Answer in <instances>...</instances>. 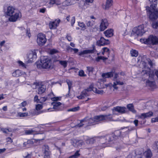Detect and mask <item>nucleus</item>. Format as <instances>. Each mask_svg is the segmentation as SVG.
<instances>
[{
	"label": "nucleus",
	"instance_id": "1",
	"mask_svg": "<svg viewBox=\"0 0 158 158\" xmlns=\"http://www.w3.org/2000/svg\"><path fill=\"white\" fill-rule=\"evenodd\" d=\"M37 67L40 69H51L52 67V62L47 56H42L40 58V62L39 64H37Z\"/></svg>",
	"mask_w": 158,
	"mask_h": 158
},
{
	"label": "nucleus",
	"instance_id": "2",
	"mask_svg": "<svg viewBox=\"0 0 158 158\" xmlns=\"http://www.w3.org/2000/svg\"><path fill=\"white\" fill-rule=\"evenodd\" d=\"M145 32L143 25H139L134 28L131 34V36H141Z\"/></svg>",
	"mask_w": 158,
	"mask_h": 158
},
{
	"label": "nucleus",
	"instance_id": "3",
	"mask_svg": "<svg viewBox=\"0 0 158 158\" xmlns=\"http://www.w3.org/2000/svg\"><path fill=\"white\" fill-rule=\"evenodd\" d=\"M140 41L145 44L155 45L158 44V38L156 36L150 35L148 39H141Z\"/></svg>",
	"mask_w": 158,
	"mask_h": 158
},
{
	"label": "nucleus",
	"instance_id": "4",
	"mask_svg": "<svg viewBox=\"0 0 158 158\" xmlns=\"http://www.w3.org/2000/svg\"><path fill=\"white\" fill-rule=\"evenodd\" d=\"M51 100L52 101H56V102H54L52 103V105L53 106V109L54 110H51V111H56L62 110V108L60 106L61 103L60 102H57V101L59 100V98L58 97L52 98Z\"/></svg>",
	"mask_w": 158,
	"mask_h": 158
},
{
	"label": "nucleus",
	"instance_id": "5",
	"mask_svg": "<svg viewBox=\"0 0 158 158\" xmlns=\"http://www.w3.org/2000/svg\"><path fill=\"white\" fill-rule=\"evenodd\" d=\"M144 70L146 71V73L148 74L149 76V77L151 79H152L153 78L155 75L158 78V71L154 70V71L151 70V69L148 67H147L146 66V64L144 63Z\"/></svg>",
	"mask_w": 158,
	"mask_h": 158
},
{
	"label": "nucleus",
	"instance_id": "6",
	"mask_svg": "<svg viewBox=\"0 0 158 158\" xmlns=\"http://www.w3.org/2000/svg\"><path fill=\"white\" fill-rule=\"evenodd\" d=\"M8 19L10 22H15L18 19H20L22 17L21 13L19 11L16 10L13 14L9 16Z\"/></svg>",
	"mask_w": 158,
	"mask_h": 158
},
{
	"label": "nucleus",
	"instance_id": "7",
	"mask_svg": "<svg viewBox=\"0 0 158 158\" xmlns=\"http://www.w3.org/2000/svg\"><path fill=\"white\" fill-rule=\"evenodd\" d=\"M47 41L45 35L42 34H39L37 36V41L38 44L40 46L44 45Z\"/></svg>",
	"mask_w": 158,
	"mask_h": 158
},
{
	"label": "nucleus",
	"instance_id": "8",
	"mask_svg": "<svg viewBox=\"0 0 158 158\" xmlns=\"http://www.w3.org/2000/svg\"><path fill=\"white\" fill-rule=\"evenodd\" d=\"M91 91V87L83 90L81 93L80 95L77 96V98L79 99H82L85 97L89 96V92Z\"/></svg>",
	"mask_w": 158,
	"mask_h": 158
},
{
	"label": "nucleus",
	"instance_id": "9",
	"mask_svg": "<svg viewBox=\"0 0 158 158\" xmlns=\"http://www.w3.org/2000/svg\"><path fill=\"white\" fill-rule=\"evenodd\" d=\"M118 77V74L117 73H115L114 77V82L113 87L115 89H117L118 88L116 86L117 85H123V82L120 81L119 80L117 79Z\"/></svg>",
	"mask_w": 158,
	"mask_h": 158
},
{
	"label": "nucleus",
	"instance_id": "10",
	"mask_svg": "<svg viewBox=\"0 0 158 158\" xmlns=\"http://www.w3.org/2000/svg\"><path fill=\"white\" fill-rule=\"evenodd\" d=\"M118 138V137L116 136L114 134L108 135L106 136L104 138L105 139L106 141V143H107L111 141H113L115 139H117Z\"/></svg>",
	"mask_w": 158,
	"mask_h": 158
},
{
	"label": "nucleus",
	"instance_id": "11",
	"mask_svg": "<svg viewBox=\"0 0 158 158\" xmlns=\"http://www.w3.org/2000/svg\"><path fill=\"white\" fill-rule=\"evenodd\" d=\"M126 108L124 107L116 106L114 107L112 109L113 114H115L114 112L117 111L121 113H124L126 112Z\"/></svg>",
	"mask_w": 158,
	"mask_h": 158
},
{
	"label": "nucleus",
	"instance_id": "12",
	"mask_svg": "<svg viewBox=\"0 0 158 158\" xmlns=\"http://www.w3.org/2000/svg\"><path fill=\"white\" fill-rule=\"evenodd\" d=\"M97 44L98 46H104L110 44L109 41L105 39L103 37H101L100 40L97 41Z\"/></svg>",
	"mask_w": 158,
	"mask_h": 158
},
{
	"label": "nucleus",
	"instance_id": "13",
	"mask_svg": "<svg viewBox=\"0 0 158 158\" xmlns=\"http://www.w3.org/2000/svg\"><path fill=\"white\" fill-rule=\"evenodd\" d=\"M108 24V23L106 19H102L100 26V30L101 31H103L107 27Z\"/></svg>",
	"mask_w": 158,
	"mask_h": 158
},
{
	"label": "nucleus",
	"instance_id": "14",
	"mask_svg": "<svg viewBox=\"0 0 158 158\" xmlns=\"http://www.w3.org/2000/svg\"><path fill=\"white\" fill-rule=\"evenodd\" d=\"M153 115V113L152 111H149L147 113H143L138 116V118L143 119L145 118L150 117Z\"/></svg>",
	"mask_w": 158,
	"mask_h": 158
},
{
	"label": "nucleus",
	"instance_id": "15",
	"mask_svg": "<svg viewBox=\"0 0 158 158\" xmlns=\"http://www.w3.org/2000/svg\"><path fill=\"white\" fill-rule=\"evenodd\" d=\"M36 58V54L35 52H31L29 53L28 56V61L29 62H32Z\"/></svg>",
	"mask_w": 158,
	"mask_h": 158
},
{
	"label": "nucleus",
	"instance_id": "16",
	"mask_svg": "<svg viewBox=\"0 0 158 158\" xmlns=\"http://www.w3.org/2000/svg\"><path fill=\"white\" fill-rule=\"evenodd\" d=\"M72 144L74 147H79L83 145L84 144V143L82 140H79L74 139L73 140Z\"/></svg>",
	"mask_w": 158,
	"mask_h": 158
},
{
	"label": "nucleus",
	"instance_id": "17",
	"mask_svg": "<svg viewBox=\"0 0 158 158\" xmlns=\"http://www.w3.org/2000/svg\"><path fill=\"white\" fill-rule=\"evenodd\" d=\"M16 10L13 7L9 6L7 7L5 13L7 15L9 16L13 14Z\"/></svg>",
	"mask_w": 158,
	"mask_h": 158
},
{
	"label": "nucleus",
	"instance_id": "18",
	"mask_svg": "<svg viewBox=\"0 0 158 158\" xmlns=\"http://www.w3.org/2000/svg\"><path fill=\"white\" fill-rule=\"evenodd\" d=\"M46 89V86L44 84H40L38 87V94H41L44 93Z\"/></svg>",
	"mask_w": 158,
	"mask_h": 158
},
{
	"label": "nucleus",
	"instance_id": "19",
	"mask_svg": "<svg viewBox=\"0 0 158 158\" xmlns=\"http://www.w3.org/2000/svg\"><path fill=\"white\" fill-rule=\"evenodd\" d=\"M86 120L85 124L88 125H94L96 124V120L95 119V116L94 118L87 119L85 118Z\"/></svg>",
	"mask_w": 158,
	"mask_h": 158
},
{
	"label": "nucleus",
	"instance_id": "20",
	"mask_svg": "<svg viewBox=\"0 0 158 158\" xmlns=\"http://www.w3.org/2000/svg\"><path fill=\"white\" fill-rule=\"evenodd\" d=\"M144 71L145 72V74L148 75L149 77V79L147 80L146 81V85L150 87L154 85H155V82L153 80V78L152 79H151L149 77L148 74H146V71L144 70V69L143 70V72Z\"/></svg>",
	"mask_w": 158,
	"mask_h": 158
},
{
	"label": "nucleus",
	"instance_id": "21",
	"mask_svg": "<svg viewBox=\"0 0 158 158\" xmlns=\"http://www.w3.org/2000/svg\"><path fill=\"white\" fill-rule=\"evenodd\" d=\"M150 14L149 18L152 20H154L158 18L157 13L155 12H151L150 10H149Z\"/></svg>",
	"mask_w": 158,
	"mask_h": 158
},
{
	"label": "nucleus",
	"instance_id": "22",
	"mask_svg": "<svg viewBox=\"0 0 158 158\" xmlns=\"http://www.w3.org/2000/svg\"><path fill=\"white\" fill-rule=\"evenodd\" d=\"M144 155L146 158H151L152 156V153L150 149H148L144 153Z\"/></svg>",
	"mask_w": 158,
	"mask_h": 158
},
{
	"label": "nucleus",
	"instance_id": "23",
	"mask_svg": "<svg viewBox=\"0 0 158 158\" xmlns=\"http://www.w3.org/2000/svg\"><path fill=\"white\" fill-rule=\"evenodd\" d=\"M84 139L87 144H92L95 142V139L93 138H89L88 137H85Z\"/></svg>",
	"mask_w": 158,
	"mask_h": 158
},
{
	"label": "nucleus",
	"instance_id": "24",
	"mask_svg": "<svg viewBox=\"0 0 158 158\" xmlns=\"http://www.w3.org/2000/svg\"><path fill=\"white\" fill-rule=\"evenodd\" d=\"M113 31L112 29H108L104 32V34L107 37H110L113 35Z\"/></svg>",
	"mask_w": 158,
	"mask_h": 158
},
{
	"label": "nucleus",
	"instance_id": "25",
	"mask_svg": "<svg viewBox=\"0 0 158 158\" xmlns=\"http://www.w3.org/2000/svg\"><path fill=\"white\" fill-rule=\"evenodd\" d=\"M113 75V73L112 72H110L102 73V76L103 78H106L112 77Z\"/></svg>",
	"mask_w": 158,
	"mask_h": 158
},
{
	"label": "nucleus",
	"instance_id": "26",
	"mask_svg": "<svg viewBox=\"0 0 158 158\" xmlns=\"http://www.w3.org/2000/svg\"><path fill=\"white\" fill-rule=\"evenodd\" d=\"M95 119L97 122L105 120V115H100L95 116Z\"/></svg>",
	"mask_w": 158,
	"mask_h": 158
},
{
	"label": "nucleus",
	"instance_id": "27",
	"mask_svg": "<svg viewBox=\"0 0 158 158\" xmlns=\"http://www.w3.org/2000/svg\"><path fill=\"white\" fill-rule=\"evenodd\" d=\"M94 52L93 50H85L79 52V55L81 56L82 55L87 54L89 53H92Z\"/></svg>",
	"mask_w": 158,
	"mask_h": 158
},
{
	"label": "nucleus",
	"instance_id": "28",
	"mask_svg": "<svg viewBox=\"0 0 158 158\" xmlns=\"http://www.w3.org/2000/svg\"><path fill=\"white\" fill-rule=\"evenodd\" d=\"M49 26L51 29H55L57 26L56 21L50 22L49 23Z\"/></svg>",
	"mask_w": 158,
	"mask_h": 158
},
{
	"label": "nucleus",
	"instance_id": "29",
	"mask_svg": "<svg viewBox=\"0 0 158 158\" xmlns=\"http://www.w3.org/2000/svg\"><path fill=\"white\" fill-rule=\"evenodd\" d=\"M42 151L43 153L51 152L49 149V147L47 145H44L43 146Z\"/></svg>",
	"mask_w": 158,
	"mask_h": 158
},
{
	"label": "nucleus",
	"instance_id": "30",
	"mask_svg": "<svg viewBox=\"0 0 158 158\" xmlns=\"http://www.w3.org/2000/svg\"><path fill=\"white\" fill-rule=\"evenodd\" d=\"M91 91L94 92L99 94H102L103 93V91L102 90H99L95 87L92 88L91 87Z\"/></svg>",
	"mask_w": 158,
	"mask_h": 158
},
{
	"label": "nucleus",
	"instance_id": "31",
	"mask_svg": "<svg viewBox=\"0 0 158 158\" xmlns=\"http://www.w3.org/2000/svg\"><path fill=\"white\" fill-rule=\"evenodd\" d=\"M130 54L132 56L136 57L138 56V52L137 51L132 49L130 51Z\"/></svg>",
	"mask_w": 158,
	"mask_h": 158
},
{
	"label": "nucleus",
	"instance_id": "32",
	"mask_svg": "<svg viewBox=\"0 0 158 158\" xmlns=\"http://www.w3.org/2000/svg\"><path fill=\"white\" fill-rule=\"evenodd\" d=\"M112 0H107L105 9H108L111 6L112 4Z\"/></svg>",
	"mask_w": 158,
	"mask_h": 158
},
{
	"label": "nucleus",
	"instance_id": "33",
	"mask_svg": "<svg viewBox=\"0 0 158 158\" xmlns=\"http://www.w3.org/2000/svg\"><path fill=\"white\" fill-rule=\"evenodd\" d=\"M21 74V72L20 70H17L14 72L12 73V76L14 77H18Z\"/></svg>",
	"mask_w": 158,
	"mask_h": 158
},
{
	"label": "nucleus",
	"instance_id": "34",
	"mask_svg": "<svg viewBox=\"0 0 158 158\" xmlns=\"http://www.w3.org/2000/svg\"><path fill=\"white\" fill-rule=\"evenodd\" d=\"M105 120H107L109 121H113L114 120L112 118L113 117L112 115L111 114L105 115Z\"/></svg>",
	"mask_w": 158,
	"mask_h": 158
},
{
	"label": "nucleus",
	"instance_id": "35",
	"mask_svg": "<svg viewBox=\"0 0 158 158\" xmlns=\"http://www.w3.org/2000/svg\"><path fill=\"white\" fill-rule=\"evenodd\" d=\"M103 52H102V54L103 55H104L105 53L106 54L108 55H108L109 54V49L107 48H103Z\"/></svg>",
	"mask_w": 158,
	"mask_h": 158
},
{
	"label": "nucleus",
	"instance_id": "36",
	"mask_svg": "<svg viewBox=\"0 0 158 158\" xmlns=\"http://www.w3.org/2000/svg\"><path fill=\"white\" fill-rule=\"evenodd\" d=\"M59 63L62 65L64 68L66 67L68 64V61L66 60H60Z\"/></svg>",
	"mask_w": 158,
	"mask_h": 158
},
{
	"label": "nucleus",
	"instance_id": "37",
	"mask_svg": "<svg viewBox=\"0 0 158 158\" xmlns=\"http://www.w3.org/2000/svg\"><path fill=\"white\" fill-rule=\"evenodd\" d=\"M0 130L3 133L6 134H8L9 132H10L12 131L11 129L9 128H1Z\"/></svg>",
	"mask_w": 158,
	"mask_h": 158
},
{
	"label": "nucleus",
	"instance_id": "38",
	"mask_svg": "<svg viewBox=\"0 0 158 158\" xmlns=\"http://www.w3.org/2000/svg\"><path fill=\"white\" fill-rule=\"evenodd\" d=\"M86 118H85L84 119L81 121L80 123L77 125L76 126L78 127H82L84 125H85L83 123H85V124L86 123Z\"/></svg>",
	"mask_w": 158,
	"mask_h": 158
},
{
	"label": "nucleus",
	"instance_id": "39",
	"mask_svg": "<svg viewBox=\"0 0 158 158\" xmlns=\"http://www.w3.org/2000/svg\"><path fill=\"white\" fill-rule=\"evenodd\" d=\"M107 59V57H104V56H98L96 58V60L97 62H99L100 60H106Z\"/></svg>",
	"mask_w": 158,
	"mask_h": 158
},
{
	"label": "nucleus",
	"instance_id": "40",
	"mask_svg": "<svg viewBox=\"0 0 158 158\" xmlns=\"http://www.w3.org/2000/svg\"><path fill=\"white\" fill-rule=\"evenodd\" d=\"M78 25L81 27V30H84L86 29L85 25L83 22H78Z\"/></svg>",
	"mask_w": 158,
	"mask_h": 158
},
{
	"label": "nucleus",
	"instance_id": "41",
	"mask_svg": "<svg viewBox=\"0 0 158 158\" xmlns=\"http://www.w3.org/2000/svg\"><path fill=\"white\" fill-rule=\"evenodd\" d=\"M18 114L20 117H24L28 116V114L27 113L19 112L18 113Z\"/></svg>",
	"mask_w": 158,
	"mask_h": 158
},
{
	"label": "nucleus",
	"instance_id": "42",
	"mask_svg": "<svg viewBox=\"0 0 158 158\" xmlns=\"http://www.w3.org/2000/svg\"><path fill=\"white\" fill-rule=\"evenodd\" d=\"M50 1L48 4V6L49 8L53 6V5L55 4V0H50Z\"/></svg>",
	"mask_w": 158,
	"mask_h": 158
},
{
	"label": "nucleus",
	"instance_id": "43",
	"mask_svg": "<svg viewBox=\"0 0 158 158\" xmlns=\"http://www.w3.org/2000/svg\"><path fill=\"white\" fill-rule=\"evenodd\" d=\"M157 3H154L152 4L150 6L151 8L153 10H154V12H156V10H158L157 9H156V6Z\"/></svg>",
	"mask_w": 158,
	"mask_h": 158
},
{
	"label": "nucleus",
	"instance_id": "44",
	"mask_svg": "<svg viewBox=\"0 0 158 158\" xmlns=\"http://www.w3.org/2000/svg\"><path fill=\"white\" fill-rule=\"evenodd\" d=\"M44 155V158H50L51 155V152H48L43 153Z\"/></svg>",
	"mask_w": 158,
	"mask_h": 158
},
{
	"label": "nucleus",
	"instance_id": "45",
	"mask_svg": "<svg viewBox=\"0 0 158 158\" xmlns=\"http://www.w3.org/2000/svg\"><path fill=\"white\" fill-rule=\"evenodd\" d=\"M40 85V84L34 82L32 85H31V87L33 89H35L39 87V85Z\"/></svg>",
	"mask_w": 158,
	"mask_h": 158
},
{
	"label": "nucleus",
	"instance_id": "46",
	"mask_svg": "<svg viewBox=\"0 0 158 158\" xmlns=\"http://www.w3.org/2000/svg\"><path fill=\"white\" fill-rule=\"evenodd\" d=\"M152 27L155 29H156L158 27V20L152 23Z\"/></svg>",
	"mask_w": 158,
	"mask_h": 158
},
{
	"label": "nucleus",
	"instance_id": "47",
	"mask_svg": "<svg viewBox=\"0 0 158 158\" xmlns=\"http://www.w3.org/2000/svg\"><path fill=\"white\" fill-rule=\"evenodd\" d=\"M67 83L68 86V89L69 90V91H70L72 87V82L70 80H68L67 81Z\"/></svg>",
	"mask_w": 158,
	"mask_h": 158
},
{
	"label": "nucleus",
	"instance_id": "48",
	"mask_svg": "<svg viewBox=\"0 0 158 158\" xmlns=\"http://www.w3.org/2000/svg\"><path fill=\"white\" fill-rule=\"evenodd\" d=\"M78 74L79 76L81 77H85L86 76V75L85 74L84 71L82 70L79 71Z\"/></svg>",
	"mask_w": 158,
	"mask_h": 158
},
{
	"label": "nucleus",
	"instance_id": "49",
	"mask_svg": "<svg viewBox=\"0 0 158 158\" xmlns=\"http://www.w3.org/2000/svg\"><path fill=\"white\" fill-rule=\"evenodd\" d=\"M43 108V106L42 105L38 104L36 105L35 109L37 110H39Z\"/></svg>",
	"mask_w": 158,
	"mask_h": 158
},
{
	"label": "nucleus",
	"instance_id": "50",
	"mask_svg": "<svg viewBox=\"0 0 158 158\" xmlns=\"http://www.w3.org/2000/svg\"><path fill=\"white\" fill-rule=\"evenodd\" d=\"M86 26L88 27H92L94 24V22L93 21H88L86 23Z\"/></svg>",
	"mask_w": 158,
	"mask_h": 158
},
{
	"label": "nucleus",
	"instance_id": "51",
	"mask_svg": "<svg viewBox=\"0 0 158 158\" xmlns=\"http://www.w3.org/2000/svg\"><path fill=\"white\" fill-rule=\"evenodd\" d=\"M94 69V68L91 67H87V70L88 71L89 73H92Z\"/></svg>",
	"mask_w": 158,
	"mask_h": 158
},
{
	"label": "nucleus",
	"instance_id": "52",
	"mask_svg": "<svg viewBox=\"0 0 158 158\" xmlns=\"http://www.w3.org/2000/svg\"><path fill=\"white\" fill-rule=\"evenodd\" d=\"M30 143L32 144L33 143V142L30 140H28L27 142H24L23 143V145L24 147H26L27 146V145L28 144Z\"/></svg>",
	"mask_w": 158,
	"mask_h": 158
},
{
	"label": "nucleus",
	"instance_id": "53",
	"mask_svg": "<svg viewBox=\"0 0 158 158\" xmlns=\"http://www.w3.org/2000/svg\"><path fill=\"white\" fill-rule=\"evenodd\" d=\"M34 131L32 130H26L25 131V134L26 135H30L33 133Z\"/></svg>",
	"mask_w": 158,
	"mask_h": 158
},
{
	"label": "nucleus",
	"instance_id": "54",
	"mask_svg": "<svg viewBox=\"0 0 158 158\" xmlns=\"http://www.w3.org/2000/svg\"><path fill=\"white\" fill-rule=\"evenodd\" d=\"M79 151H77L76 152L74 155H72V156H74L73 158H77L80 156V154H79Z\"/></svg>",
	"mask_w": 158,
	"mask_h": 158
},
{
	"label": "nucleus",
	"instance_id": "55",
	"mask_svg": "<svg viewBox=\"0 0 158 158\" xmlns=\"http://www.w3.org/2000/svg\"><path fill=\"white\" fill-rule=\"evenodd\" d=\"M75 21V17H73L72 18L71 20V23L72 26H73Z\"/></svg>",
	"mask_w": 158,
	"mask_h": 158
},
{
	"label": "nucleus",
	"instance_id": "56",
	"mask_svg": "<svg viewBox=\"0 0 158 158\" xmlns=\"http://www.w3.org/2000/svg\"><path fill=\"white\" fill-rule=\"evenodd\" d=\"M79 109V107H74L72 109H69L68 111H77Z\"/></svg>",
	"mask_w": 158,
	"mask_h": 158
},
{
	"label": "nucleus",
	"instance_id": "57",
	"mask_svg": "<svg viewBox=\"0 0 158 158\" xmlns=\"http://www.w3.org/2000/svg\"><path fill=\"white\" fill-rule=\"evenodd\" d=\"M43 112V111H38L35 110L34 112V115H37L42 113Z\"/></svg>",
	"mask_w": 158,
	"mask_h": 158
},
{
	"label": "nucleus",
	"instance_id": "58",
	"mask_svg": "<svg viewBox=\"0 0 158 158\" xmlns=\"http://www.w3.org/2000/svg\"><path fill=\"white\" fill-rule=\"evenodd\" d=\"M153 147L158 150V141L156 142L153 145Z\"/></svg>",
	"mask_w": 158,
	"mask_h": 158
},
{
	"label": "nucleus",
	"instance_id": "59",
	"mask_svg": "<svg viewBox=\"0 0 158 158\" xmlns=\"http://www.w3.org/2000/svg\"><path fill=\"white\" fill-rule=\"evenodd\" d=\"M73 48L69 46L67 47L66 50L69 52H72L73 51Z\"/></svg>",
	"mask_w": 158,
	"mask_h": 158
},
{
	"label": "nucleus",
	"instance_id": "60",
	"mask_svg": "<svg viewBox=\"0 0 158 158\" xmlns=\"http://www.w3.org/2000/svg\"><path fill=\"white\" fill-rule=\"evenodd\" d=\"M127 107L129 110H130L131 109L133 108V106L132 104H129L127 105Z\"/></svg>",
	"mask_w": 158,
	"mask_h": 158
},
{
	"label": "nucleus",
	"instance_id": "61",
	"mask_svg": "<svg viewBox=\"0 0 158 158\" xmlns=\"http://www.w3.org/2000/svg\"><path fill=\"white\" fill-rule=\"evenodd\" d=\"M27 105V102L25 101H23V102L21 103L20 105H19V106H21L23 107H24L26 106Z\"/></svg>",
	"mask_w": 158,
	"mask_h": 158
},
{
	"label": "nucleus",
	"instance_id": "62",
	"mask_svg": "<svg viewBox=\"0 0 158 158\" xmlns=\"http://www.w3.org/2000/svg\"><path fill=\"white\" fill-rule=\"evenodd\" d=\"M70 0H66L65 2V4L67 6H69L72 4L71 3H70Z\"/></svg>",
	"mask_w": 158,
	"mask_h": 158
},
{
	"label": "nucleus",
	"instance_id": "63",
	"mask_svg": "<svg viewBox=\"0 0 158 158\" xmlns=\"http://www.w3.org/2000/svg\"><path fill=\"white\" fill-rule=\"evenodd\" d=\"M152 122H158V116L155 118H152Z\"/></svg>",
	"mask_w": 158,
	"mask_h": 158
},
{
	"label": "nucleus",
	"instance_id": "64",
	"mask_svg": "<svg viewBox=\"0 0 158 158\" xmlns=\"http://www.w3.org/2000/svg\"><path fill=\"white\" fill-rule=\"evenodd\" d=\"M34 101L38 102H39L40 100L38 99V97L36 95L34 98Z\"/></svg>",
	"mask_w": 158,
	"mask_h": 158
}]
</instances>
